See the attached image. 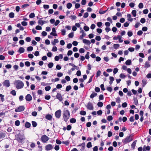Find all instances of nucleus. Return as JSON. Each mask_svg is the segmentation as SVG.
I'll return each instance as SVG.
<instances>
[{
	"label": "nucleus",
	"mask_w": 151,
	"mask_h": 151,
	"mask_svg": "<svg viewBox=\"0 0 151 151\" xmlns=\"http://www.w3.org/2000/svg\"><path fill=\"white\" fill-rule=\"evenodd\" d=\"M96 14H95V13H93L91 14V17L93 19H95V18H96Z\"/></svg>",
	"instance_id": "nucleus-57"
},
{
	"label": "nucleus",
	"mask_w": 151,
	"mask_h": 151,
	"mask_svg": "<svg viewBox=\"0 0 151 151\" xmlns=\"http://www.w3.org/2000/svg\"><path fill=\"white\" fill-rule=\"evenodd\" d=\"M135 4L133 2H131L129 3V5L131 8H133L135 6Z\"/></svg>",
	"instance_id": "nucleus-50"
},
{
	"label": "nucleus",
	"mask_w": 151,
	"mask_h": 151,
	"mask_svg": "<svg viewBox=\"0 0 151 151\" xmlns=\"http://www.w3.org/2000/svg\"><path fill=\"white\" fill-rule=\"evenodd\" d=\"M150 66V64L149 63L148 61H146L145 64V68H148Z\"/></svg>",
	"instance_id": "nucleus-17"
},
{
	"label": "nucleus",
	"mask_w": 151,
	"mask_h": 151,
	"mask_svg": "<svg viewBox=\"0 0 151 151\" xmlns=\"http://www.w3.org/2000/svg\"><path fill=\"white\" fill-rule=\"evenodd\" d=\"M9 16L10 18H13L14 16V13L12 12H10L9 13Z\"/></svg>",
	"instance_id": "nucleus-22"
},
{
	"label": "nucleus",
	"mask_w": 151,
	"mask_h": 151,
	"mask_svg": "<svg viewBox=\"0 0 151 151\" xmlns=\"http://www.w3.org/2000/svg\"><path fill=\"white\" fill-rule=\"evenodd\" d=\"M70 113L68 110L64 109L63 111V118L64 120L67 122L70 117Z\"/></svg>",
	"instance_id": "nucleus-1"
},
{
	"label": "nucleus",
	"mask_w": 151,
	"mask_h": 151,
	"mask_svg": "<svg viewBox=\"0 0 151 151\" xmlns=\"http://www.w3.org/2000/svg\"><path fill=\"white\" fill-rule=\"evenodd\" d=\"M70 122L71 123H75L76 122V119L74 118H72L70 119Z\"/></svg>",
	"instance_id": "nucleus-36"
},
{
	"label": "nucleus",
	"mask_w": 151,
	"mask_h": 151,
	"mask_svg": "<svg viewBox=\"0 0 151 151\" xmlns=\"http://www.w3.org/2000/svg\"><path fill=\"white\" fill-rule=\"evenodd\" d=\"M143 4L142 3H140L138 5V7L140 9H142L143 7Z\"/></svg>",
	"instance_id": "nucleus-43"
},
{
	"label": "nucleus",
	"mask_w": 151,
	"mask_h": 151,
	"mask_svg": "<svg viewBox=\"0 0 151 151\" xmlns=\"http://www.w3.org/2000/svg\"><path fill=\"white\" fill-rule=\"evenodd\" d=\"M25 99L27 101H30L32 99V97L30 94H28L25 97Z\"/></svg>",
	"instance_id": "nucleus-13"
},
{
	"label": "nucleus",
	"mask_w": 151,
	"mask_h": 151,
	"mask_svg": "<svg viewBox=\"0 0 151 151\" xmlns=\"http://www.w3.org/2000/svg\"><path fill=\"white\" fill-rule=\"evenodd\" d=\"M10 93L12 94L14 96L16 95V93L15 90H13L10 92Z\"/></svg>",
	"instance_id": "nucleus-31"
},
{
	"label": "nucleus",
	"mask_w": 151,
	"mask_h": 151,
	"mask_svg": "<svg viewBox=\"0 0 151 151\" xmlns=\"http://www.w3.org/2000/svg\"><path fill=\"white\" fill-rule=\"evenodd\" d=\"M49 137L45 135H42L41 138V140L43 143H46L49 140Z\"/></svg>",
	"instance_id": "nucleus-5"
},
{
	"label": "nucleus",
	"mask_w": 151,
	"mask_h": 151,
	"mask_svg": "<svg viewBox=\"0 0 151 151\" xmlns=\"http://www.w3.org/2000/svg\"><path fill=\"white\" fill-rule=\"evenodd\" d=\"M56 96L57 99H58L60 101H61L63 100V98H62V95L60 93H57Z\"/></svg>",
	"instance_id": "nucleus-11"
},
{
	"label": "nucleus",
	"mask_w": 151,
	"mask_h": 151,
	"mask_svg": "<svg viewBox=\"0 0 151 151\" xmlns=\"http://www.w3.org/2000/svg\"><path fill=\"white\" fill-rule=\"evenodd\" d=\"M88 15H89V14L88 12H85L84 14V15L83 16V17H84V18H86L88 17Z\"/></svg>",
	"instance_id": "nucleus-51"
},
{
	"label": "nucleus",
	"mask_w": 151,
	"mask_h": 151,
	"mask_svg": "<svg viewBox=\"0 0 151 151\" xmlns=\"http://www.w3.org/2000/svg\"><path fill=\"white\" fill-rule=\"evenodd\" d=\"M83 29L86 31H88L89 29V28L87 26L85 25L83 27Z\"/></svg>",
	"instance_id": "nucleus-27"
},
{
	"label": "nucleus",
	"mask_w": 151,
	"mask_h": 151,
	"mask_svg": "<svg viewBox=\"0 0 151 151\" xmlns=\"http://www.w3.org/2000/svg\"><path fill=\"white\" fill-rule=\"evenodd\" d=\"M97 105L99 107H101L103 105V103L101 102H99L97 104Z\"/></svg>",
	"instance_id": "nucleus-42"
},
{
	"label": "nucleus",
	"mask_w": 151,
	"mask_h": 151,
	"mask_svg": "<svg viewBox=\"0 0 151 151\" xmlns=\"http://www.w3.org/2000/svg\"><path fill=\"white\" fill-rule=\"evenodd\" d=\"M42 35L43 36H46L47 35V33L45 31H43L41 33Z\"/></svg>",
	"instance_id": "nucleus-48"
},
{
	"label": "nucleus",
	"mask_w": 151,
	"mask_h": 151,
	"mask_svg": "<svg viewBox=\"0 0 151 151\" xmlns=\"http://www.w3.org/2000/svg\"><path fill=\"white\" fill-rule=\"evenodd\" d=\"M80 114L82 115H85L86 114V112L85 111H80Z\"/></svg>",
	"instance_id": "nucleus-38"
},
{
	"label": "nucleus",
	"mask_w": 151,
	"mask_h": 151,
	"mask_svg": "<svg viewBox=\"0 0 151 151\" xmlns=\"http://www.w3.org/2000/svg\"><path fill=\"white\" fill-rule=\"evenodd\" d=\"M137 11L135 10H132L131 14L134 17H135L137 15Z\"/></svg>",
	"instance_id": "nucleus-20"
},
{
	"label": "nucleus",
	"mask_w": 151,
	"mask_h": 151,
	"mask_svg": "<svg viewBox=\"0 0 151 151\" xmlns=\"http://www.w3.org/2000/svg\"><path fill=\"white\" fill-rule=\"evenodd\" d=\"M45 118L47 120H50L52 119V116L50 114H47Z\"/></svg>",
	"instance_id": "nucleus-15"
},
{
	"label": "nucleus",
	"mask_w": 151,
	"mask_h": 151,
	"mask_svg": "<svg viewBox=\"0 0 151 151\" xmlns=\"http://www.w3.org/2000/svg\"><path fill=\"white\" fill-rule=\"evenodd\" d=\"M17 89H19L23 88L24 86V83L21 81L16 80L14 83Z\"/></svg>",
	"instance_id": "nucleus-3"
},
{
	"label": "nucleus",
	"mask_w": 151,
	"mask_h": 151,
	"mask_svg": "<svg viewBox=\"0 0 151 151\" xmlns=\"http://www.w3.org/2000/svg\"><path fill=\"white\" fill-rule=\"evenodd\" d=\"M15 125L17 126H19L20 124V122L19 120H17L15 122Z\"/></svg>",
	"instance_id": "nucleus-56"
},
{
	"label": "nucleus",
	"mask_w": 151,
	"mask_h": 151,
	"mask_svg": "<svg viewBox=\"0 0 151 151\" xmlns=\"http://www.w3.org/2000/svg\"><path fill=\"white\" fill-rule=\"evenodd\" d=\"M95 40L98 41H99L101 40V37L100 36H97L95 37Z\"/></svg>",
	"instance_id": "nucleus-49"
},
{
	"label": "nucleus",
	"mask_w": 151,
	"mask_h": 151,
	"mask_svg": "<svg viewBox=\"0 0 151 151\" xmlns=\"http://www.w3.org/2000/svg\"><path fill=\"white\" fill-rule=\"evenodd\" d=\"M78 42L76 41H73L72 42V44L74 46H76L78 44Z\"/></svg>",
	"instance_id": "nucleus-58"
},
{
	"label": "nucleus",
	"mask_w": 151,
	"mask_h": 151,
	"mask_svg": "<svg viewBox=\"0 0 151 151\" xmlns=\"http://www.w3.org/2000/svg\"><path fill=\"white\" fill-rule=\"evenodd\" d=\"M80 6L81 5L80 4L76 3V4L75 5V8L76 9H77L79 8L80 7Z\"/></svg>",
	"instance_id": "nucleus-52"
},
{
	"label": "nucleus",
	"mask_w": 151,
	"mask_h": 151,
	"mask_svg": "<svg viewBox=\"0 0 151 151\" xmlns=\"http://www.w3.org/2000/svg\"><path fill=\"white\" fill-rule=\"evenodd\" d=\"M32 125L33 127H35L37 126V124L36 122L32 121Z\"/></svg>",
	"instance_id": "nucleus-33"
},
{
	"label": "nucleus",
	"mask_w": 151,
	"mask_h": 151,
	"mask_svg": "<svg viewBox=\"0 0 151 151\" xmlns=\"http://www.w3.org/2000/svg\"><path fill=\"white\" fill-rule=\"evenodd\" d=\"M15 139L18 142L21 143L25 139V138L23 135L19 133L15 135Z\"/></svg>",
	"instance_id": "nucleus-2"
},
{
	"label": "nucleus",
	"mask_w": 151,
	"mask_h": 151,
	"mask_svg": "<svg viewBox=\"0 0 151 151\" xmlns=\"http://www.w3.org/2000/svg\"><path fill=\"white\" fill-rule=\"evenodd\" d=\"M18 51L20 53H22L24 52V48H19Z\"/></svg>",
	"instance_id": "nucleus-25"
},
{
	"label": "nucleus",
	"mask_w": 151,
	"mask_h": 151,
	"mask_svg": "<svg viewBox=\"0 0 151 151\" xmlns=\"http://www.w3.org/2000/svg\"><path fill=\"white\" fill-rule=\"evenodd\" d=\"M102 24L101 22H98L97 23V25L100 28L102 26Z\"/></svg>",
	"instance_id": "nucleus-32"
},
{
	"label": "nucleus",
	"mask_w": 151,
	"mask_h": 151,
	"mask_svg": "<svg viewBox=\"0 0 151 151\" xmlns=\"http://www.w3.org/2000/svg\"><path fill=\"white\" fill-rule=\"evenodd\" d=\"M85 143L84 142H83L80 145H78V146H81V147H83V148H85Z\"/></svg>",
	"instance_id": "nucleus-54"
},
{
	"label": "nucleus",
	"mask_w": 151,
	"mask_h": 151,
	"mask_svg": "<svg viewBox=\"0 0 151 151\" xmlns=\"http://www.w3.org/2000/svg\"><path fill=\"white\" fill-rule=\"evenodd\" d=\"M143 33V32L142 30H139L137 32V35H141Z\"/></svg>",
	"instance_id": "nucleus-62"
},
{
	"label": "nucleus",
	"mask_w": 151,
	"mask_h": 151,
	"mask_svg": "<svg viewBox=\"0 0 151 151\" xmlns=\"http://www.w3.org/2000/svg\"><path fill=\"white\" fill-rule=\"evenodd\" d=\"M38 24L40 25L41 26H42L43 25V21L41 20V19H39L38 22Z\"/></svg>",
	"instance_id": "nucleus-29"
},
{
	"label": "nucleus",
	"mask_w": 151,
	"mask_h": 151,
	"mask_svg": "<svg viewBox=\"0 0 151 151\" xmlns=\"http://www.w3.org/2000/svg\"><path fill=\"white\" fill-rule=\"evenodd\" d=\"M21 24L24 26H26L27 24V22L26 21H22L21 22Z\"/></svg>",
	"instance_id": "nucleus-40"
},
{
	"label": "nucleus",
	"mask_w": 151,
	"mask_h": 151,
	"mask_svg": "<svg viewBox=\"0 0 151 151\" xmlns=\"http://www.w3.org/2000/svg\"><path fill=\"white\" fill-rule=\"evenodd\" d=\"M142 83L143 84L142 86L144 87L147 83V81L146 79H143L142 80Z\"/></svg>",
	"instance_id": "nucleus-34"
},
{
	"label": "nucleus",
	"mask_w": 151,
	"mask_h": 151,
	"mask_svg": "<svg viewBox=\"0 0 151 151\" xmlns=\"http://www.w3.org/2000/svg\"><path fill=\"white\" fill-rule=\"evenodd\" d=\"M3 84L4 86L6 87H9L10 85L9 81L7 80H5L3 82Z\"/></svg>",
	"instance_id": "nucleus-7"
},
{
	"label": "nucleus",
	"mask_w": 151,
	"mask_h": 151,
	"mask_svg": "<svg viewBox=\"0 0 151 151\" xmlns=\"http://www.w3.org/2000/svg\"><path fill=\"white\" fill-rule=\"evenodd\" d=\"M61 111L60 109L56 111L55 113V116L57 118L59 119L61 115Z\"/></svg>",
	"instance_id": "nucleus-8"
},
{
	"label": "nucleus",
	"mask_w": 151,
	"mask_h": 151,
	"mask_svg": "<svg viewBox=\"0 0 151 151\" xmlns=\"http://www.w3.org/2000/svg\"><path fill=\"white\" fill-rule=\"evenodd\" d=\"M87 108L88 109L92 110L93 109V107L92 104L91 102H88L87 105Z\"/></svg>",
	"instance_id": "nucleus-10"
},
{
	"label": "nucleus",
	"mask_w": 151,
	"mask_h": 151,
	"mask_svg": "<svg viewBox=\"0 0 151 151\" xmlns=\"http://www.w3.org/2000/svg\"><path fill=\"white\" fill-rule=\"evenodd\" d=\"M53 66V63H50L48 64V66L50 68H51Z\"/></svg>",
	"instance_id": "nucleus-39"
},
{
	"label": "nucleus",
	"mask_w": 151,
	"mask_h": 151,
	"mask_svg": "<svg viewBox=\"0 0 151 151\" xmlns=\"http://www.w3.org/2000/svg\"><path fill=\"white\" fill-rule=\"evenodd\" d=\"M69 17L72 20H75L76 18V17L75 15H70Z\"/></svg>",
	"instance_id": "nucleus-44"
},
{
	"label": "nucleus",
	"mask_w": 151,
	"mask_h": 151,
	"mask_svg": "<svg viewBox=\"0 0 151 151\" xmlns=\"http://www.w3.org/2000/svg\"><path fill=\"white\" fill-rule=\"evenodd\" d=\"M71 89V87L70 85L67 86L65 89V91H68Z\"/></svg>",
	"instance_id": "nucleus-28"
},
{
	"label": "nucleus",
	"mask_w": 151,
	"mask_h": 151,
	"mask_svg": "<svg viewBox=\"0 0 151 151\" xmlns=\"http://www.w3.org/2000/svg\"><path fill=\"white\" fill-rule=\"evenodd\" d=\"M72 4L70 3H68L67 4V7L68 9H70L72 6Z\"/></svg>",
	"instance_id": "nucleus-26"
},
{
	"label": "nucleus",
	"mask_w": 151,
	"mask_h": 151,
	"mask_svg": "<svg viewBox=\"0 0 151 151\" xmlns=\"http://www.w3.org/2000/svg\"><path fill=\"white\" fill-rule=\"evenodd\" d=\"M31 126V124L28 122H26L24 125L25 127L27 128H29Z\"/></svg>",
	"instance_id": "nucleus-14"
},
{
	"label": "nucleus",
	"mask_w": 151,
	"mask_h": 151,
	"mask_svg": "<svg viewBox=\"0 0 151 151\" xmlns=\"http://www.w3.org/2000/svg\"><path fill=\"white\" fill-rule=\"evenodd\" d=\"M51 88V87L50 86H47L45 88V90L47 91H49Z\"/></svg>",
	"instance_id": "nucleus-61"
},
{
	"label": "nucleus",
	"mask_w": 151,
	"mask_h": 151,
	"mask_svg": "<svg viewBox=\"0 0 151 151\" xmlns=\"http://www.w3.org/2000/svg\"><path fill=\"white\" fill-rule=\"evenodd\" d=\"M131 63V60H128L125 62V64L127 65H130Z\"/></svg>",
	"instance_id": "nucleus-23"
},
{
	"label": "nucleus",
	"mask_w": 151,
	"mask_h": 151,
	"mask_svg": "<svg viewBox=\"0 0 151 151\" xmlns=\"http://www.w3.org/2000/svg\"><path fill=\"white\" fill-rule=\"evenodd\" d=\"M35 28L37 30H40L42 29V27L41 26L38 25L36 26Z\"/></svg>",
	"instance_id": "nucleus-46"
},
{
	"label": "nucleus",
	"mask_w": 151,
	"mask_h": 151,
	"mask_svg": "<svg viewBox=\"0 0 151 151\" xmlns=\"http://www.w3.org/2000/svg\"><path fill=\"white\" fill-rule=\"evenodd\" d=\"M140 24H141L139 22H137L134 25V27L135 28H137L139 27V26Z\"/></svg>",
	"instance_id": "nucleus-35"
},
{
	"label": "nucleus",
	"mask_w": 151,
	"mask_h": 151,
	"mask_svg": "<svg viewBox=\"0 0 151 151\" xmlns=\"http://www.w3.org/2000/svg\"><path fill=\"white\" fill-rule=\"evenodd\" d=\"M6 134L5 133L1 132L0 133V139H2L5 136Z\"/></svg>",
	"instance_id": "nucleus-21"
},
{
	"label": "nucleus",
	"mask_w": 151,
	"mask_h": 151,
	"mask_svg": "<svg viewBox=\"0 0 151 151\" xmlns=\"http://www.w3.org/2000/svg\"><path fill=\"white\" fill-rule=\"evenodd\" d=\"M0 97H1V101L3 102L4 101V95L1 94H0Z\"/></svg>",
	"instance_id": "nucleus-37"
},
{
	"label": "nucleus",
	"mask_w": 151,
	"mask_h": 151,
	"mask_svg": "<svg viewBox=\"0 0 151 151\" xmlns=\"http://www.w3.org/2000/svg\"><path fill=\"white\" fill-rule=\"evenodd\" d=\"M133 138L131 136L127 137L126 138L122 140V142L124 144H127L133 140Z\"/></svg>",
	"instance_id": "nucleus-4"
},
{
	"label": "nucleus",
	"mask_w": 151,
	"mask_h": 151,
	"mask_svg": "<svg viewBox=\"0 0 151 151\" xmlns=\"http://www.w3.org/2000/svg\"><path fill=\"white\" fill-rule=\"evenodd\" d=\"M117 29V28L115 27H113L112 28V30L114 33L116 32Z\"/></svg>",
	"instance_id": "nucleus-60"
},
{
	"label": "nucleus",
	"mask_w": 151,
	"mask_h": 151,
	"mask_svg": "<svg viewBox=\"0 0 151 151\" xmlns=\"http://www.w3.org/2000/svg\"><path fill=\"white\" fill-rule=\"evenodd\" d=\"M62 35H65L66 30L65 29H62L61 30Z\"/></svg>",
	"instance_id": "nucleus-59"
},
{
	"label": "nucleus",
	"mask_w": 151,
	"mask_h": 151,
	"mask_svg": "<svg viewBox=\"0 0 151 151\" xmlns=\"http://www.w3.org/2000/svg\"><path fill=\"white\" fill-rule=\"evenodd\" d=\"M146 22V19L145 18H142L140 20V22L142 24Z\"/></svg>",
	"instance_id": "nucleus-45"
},
{
	"label": "nucleus",
	"mask_w": 151,
	"mask_h": 151,
	"mask_svg": "<svg viewBox=\"0 0 151 151\" xmlns=\"http://www.w3.org/2000/svg\"><path fill=\"white\" fill-rule=\"evenodd\" d=\"M35 14L34 13H31L29 15V17L30 18H33L35 17Z\"/></svg>",
	"instance_id": "nucleus-30"
},
{
	"label": "nucleus",
	"mask_w": 151,
	"mask_h": 151,
	"mask_svg": "<svg viewBox=\"0 0 151 151\" xmlns=\"http://www.w3.org/2000/svg\"><path fill=\"white\" fill-rule=\"evenodd\" d=\"M53 148V146L51 144L47 145L45 147V149L47 151L50 150Z\"/></svg>",
	"instance_id": "nucleus-9"
},
{
	"label": "nucleus",
	"mask_w": 151,
	"mask_h": 151,
	"mask_svg": "<svg viewBox=\"0 0 151 151\" xmlns=\"http://www.w3.org/2000/svg\"><path fill=\"white\" fill-rule=\"evenodd\" d=\"M25 108L24 106H19L18 108L16 109L15 111L16 112H19L23 111L24 110Z\"/></svg>",
	"instance_id": "nucleus-6"
},
{
	"label": "nucleus",
	"mask_w": 151,
	"mask_h": 151,
	"mask_svg": "<svg viewBox=\"0 0 151 151\" xmlns=\"http://www.w3.org/2000/svg\"><path fill=\"white\" fill-rule=\"evenodd\" d=\"M83 42L88 45H89L91 43V42L89 40H87L86 39H83Z\"/></svg>",
	"instance_id": "nucleus-12"
},
{
	"label": "nucleus",
	"mask_w": 151,
	"mask_h": 151,
	"mask_svg": "<svg viewBox=\"0 0 151 151\" xmlns=\"http://www.w3.org/2000/svg\"><path fill=\"white\" fill-rule=\"evenodd\" d=\"M129 23L128 22H125L123 24V26L125 27H127L129 25Z\"/></svg>",
	"instance_id": "nucleus-53"
},
{
	"label": "nucleus",
	"mask_w": 151,
	"mask_h": 151,
	"mask_svg": "<svg viewBox=\"0 0 151 151\" xmlns=\"http://www.w3.org/2000/svg\"><path fill=\"white\" fill-rule=\"evenodd\" d=\"M148 10L147 9H146L144 10L143 11V14H147L148 12Z\"/></svg>",
	"instance_id": "nucleus-63"
},
{
	"label": "nucleus",
	"mask_w": 151,
	"mask_h": 151,
	"mask_svg": "<svg viewBox=\"0 0 151 151\" xmlns=\"http://www.w3.org/2000/svg\"><path fill=\"white\" fill-rule=\"evenodd\" d=\"M127 35L129 37L132 36L133 35L132 32L131 31H129L127 32Z\"/></svg>",
	"instance_id": "nucleus-41"
},
{
	"label": "nucleus",
	"mask_w": 151,
	"mask_h": 151,
	"mask_svg": "<svg viewBox=\"0 0 151 151\" xmlns=\"http://www.w3.org/2000/svg\"><path fill=\"white\" fill-rule=\"evenodd\" d=\"M74 33L73 32H72L69 33L68 35V37L70 38H72L74 36Z\"/></svg>",
	"instance_id": "nucleus-24"
},
{
	"label": "nucleus",
	"mask_w": 151,
	"mask_h": 151,
	"mask_svg": "<svg viewBox=\"0 0 151 151\" xmlns=\"http://www.w3.org/2000/svg\"><path fill=\"white\" fill-rule=\"evenodd\" d=\"M97 32L99 34H100L102 32V29L100 28H97L96 29Z\"/></svg>",
	"instance_id": "nucleus-55"
},
{
	"label": "nucleus",
	"mask_w": 151,
	"mask_h": 151,
	"mask_svg": "<svg viewBox=\"0 0 151 151\" xmlns=\"http://www.w3.org/2000/svg\"><path fill=\"white\" fill-rule=\"evenodd\" d=\"M110 81L109 83L110 85L112 84L113 81L114 80V78L113 77L110 76L109 77Z\"/></svg>",
	"instance_id": "nucleus-16"
},
{
	"label": "nucleus",
	"mask_w": 151,
	"mask_h": 151,
	"mask_svg": "<svg viewBox=\"0 0 151 151\" xmlns=\"http://www.w3.org/2000/svg\"><path fill=\"white\" fill-rule=\"evenodd\" d=\"M97 95V94L96 93H95L94 92H93V93L90 95V97L91 98L93 99V98L94 97L96 96Z\"/></svg>",
	"instance_id": "nucleus-19"
},
{
	"label": "nucleus",
	"mask_w": 151,
	"mask_h": 151,
	"mask_svg": "<svg viewBox=\"0 0 151 151\" xmlns=\"http://www.w3.org/2000/svg\"><path fill=\"white\" fill-rule=\"evenodd\" d=\"M25 40L27 42H30L31 40V39L29 37H27L25 39Z\"/></svg>",
	"instance_id": "nucleus-64"
},
{
	"label": "nucleus",
	"mask_w": 151,
	"mask_h": 151,
	"mask_svg": "<svg viewBox=\"0 0 151 151\" xmlns=\"http://www.w3.org/2000/svg\"><path fill=\"white\" fill-rule=\"evenodd\" d=\"M87 147L88 148H90L92 147L91 143V142H88L86 145Z\"/></svg>",
	"instance_id": "nucleus-47"
},
{
	"label": "nucleus",
	"mask_w": 151,
	"mask_h": 151,
	"mask_svg": "<svg viewBox=\"0 0 151 151\" xmlns=\"http://www.w3.org/2000/svg\"><path fill=\"white\" fill-rule=\"evenodd\" d=\"M136 141L137 140H135L132 143L131 145L132 148L133 149H134L135 147L136 143Z\"/></svg>",
	"instance_id": "nucleus-18"
}]
</instances>
